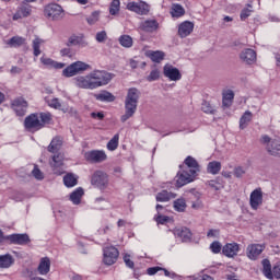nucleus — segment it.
<instances>
[{
    "label": "nucleus",
    "instance_id": "nucleus-59",
    "mask_svg": "<svg viewBox=\"0 0 280 280\" xmlns=\"http://www.w3.org/2000/svg\"><path fill=\"white\" fill-rule=\"evenodd\" d=\"M40 62H43L46 67H52V68L55 65V61L51 58H45V57L40 58Z\"/></svg>",
    "mask_w": 280,
    "mask_h": 280
},
{
    "label": "nucleus",
    "instance_id": "nucleus-23",
    "mask_svg": "<svg viewBox=\"0 0 280 280\" xmlns=\"http://www.w3.org/2000/svg\"><path fill=\"white\" fill-rule=\"evenodd\" d=\"M141 30L143 32H156L159 30V22L156 20H145L141 23Z\"/></svg>",
    "mask_w": 280,
    "mask_h": 280
},
{
    "label": "nucleus",
    "instance_id": "nucleus-47",
    "mask_svg": "<svg viewBox=\"0 0 280 280\" xmlns=\"http://www.w3.org/2000/svg\"><path fill=\"white\" fill-rule=\"evenodd\" d=\"M47 103L50 108H56L57 110H60V108H62V104H60V100L58 98H51L50 101H47Z\"/></svg>",
    "mask_w": 280,
    "mask_h": 280
},
{
    "label": "nucleus",
    "instance_id": "nucleus-3",
    "mask_svg": "<svg viewBox=\"0 0 280 280\" xmlns=\"http://www.w3.org/2000/svg\"><path fill=\"white\" fill-rule=\"evenodd\" d=\"M44 16L48 21H62L65 19V9L58 3H49L44 8Z\"/></svg>",
    "mask_w": 280,
    "mask_h": 280
},
{
    "label": "nucleus",
    "instance_id": "nucleus-8",
    "mask_svg": "<svg viewBox=\"0 0 280 280\" xmlns=\"http://www.w3.org/2000/svg\"><path fill=\"white\" fill-rule=\"evenodd\" d=\"M83 156L88 163H104L108 159L104 150L86 151Z\"/></svg>",
    "mask_w": 280,
    "mask_h": 280
},
{
    "label": "nucleus",
    "instance_id": "nucleus-44",
    "mask_svg": "<svg viewBox=\"0 0 280 280\" xmlns=\"http://www.w3.org/2000/svg\"><path fill=\"white\" fill-rule=\"evenodd\" d=\"M86 21L89 25H95V23L100 21V11L92 12V14L89 18H86Z\"/></svg>",
    "mask_w": 280,
    "mask_h": 280
},
{
    "label": "nucleus",
    "instance_id": "nucleus-38",
    "mask_svg": "<svg viewBox=\"0 0 280 280\" xmlns=\"http://www.w3.org/2000/svg\"><path fill=\"white\" fill-rule=\"evenodd\" d=\"M121 8V2L119 0H113L109 4V14L112 16H117Z\"/></svg>",
    "mask_w": 280,
    "mask_h": 280
},
{
    "label": "nucleus",
    "instance_id": "nucleus-25",
    "mask_svg": "<svg viewBox=\"0 0 280 280\" xmlns=\"http://www.w3.org/2000/svg\"><path fill=\"white\" fill-rule=\"evenodd\" d=\"M50 268H51V260L45 257L40 259V262L37 267V271L39 272V275H48Z\"/></svg>",
    "mask_w": 280,
    "mask_h": 280
},
{
    "label": "nucleus",
    "instance_id": "nucleus-55",
    "mask_svg": "<svg viewBox=\"0 0 280 280\" xmlns=\"http://www.w3.org/2000/svg\"><path fill=\"white\" fill-rule=\"evenodd\" d=\"M244 174H246V171H244V167L238 166L234 168V176L236 178H242V176H244Z\"/></svg>",
    "mask_w": 280,
    "mask_h": 280
},
{
    "label": "nucleus",
    "instance_id": "nucleus-35",
    "mask_svg": "<svg viewBox=\"0 0 280 280\" xmlns=\"http://www.w3.org/2000/svg\"><path fill=\"white\" fill-rule=\"evenodd\" d=\"M38 117L42 128H45V126H49V124H51V113H39Z\"/></svg>",
    "mask_w": 280,
    "mask_h": 280
},
{
    "label": "nucleus",
    "instance_id": "nucleus-7",
    "mask_svg": "<svg viewBox=\"0 0 280 280\" xmlns=\"http://www.w3.org/2000/svg\"><path fill=\"white\" fill-rule=\"evenodd\" d=\"M119 259V249L115 246H108L103 249V262L106 266H113Z\"/></svg>",
    "mask_w": 280,
    "mask_h": 280
},
{
    "label": "nucleus",
    "instance_id": "nucleus-53",
    "mask_svg": "<svg viewBox=\"0 0 280 280\" xmlns=\"http://www.w3.org/2000/svg\"><path fill=\"white\" fill-rule=\"evenodd\" d=\"M273 279H280V262L276 264L271 270Z\"/></svg>",
    "mask_w": 280,
    "mask_h": 280
},
{
    "label": "nucleus",
    "instance_id": "nucleus-43",
    "mask_svg": "<svg viewBox=\"0 0 280 280\" xmlns=\"http://www.w3.org/2000/svg\"><path fill=\"white\" fill-rule=\"evenodd\" d=\"M40 45H43V39L37 37L33 40V54L36 58L40 54Z\"/></svg>",
    "mask_w": 280,
    "mask_h": 280
},
{
    "label": "nucleus",
    "instance_id": "nucleus-62",
    "mask_svg": "<svg viewBox=\"0 0 280 280\" xmlns=\"http://www.w3.org/2000/svg\"><path fill=\"white\" fill-rule=\"evenodd\" d=\"M164 271L165 277H171V279H176V277H178V275L174 273V272H170L167 269L163 268L162 269Z\"/></svg>",
    "mask_w": 280,
    "mask_h": 280
},
{
    "label": "nucleus",
    "instance_id": "nucleus-45",
    "mask_svg": "<svg viewBox=\"0 0 280 280\" xmlns=\"http://www.w3.org/2000/svg\"><path fill=\"white\" fill-rule=\"evenodd\" d=\"M160 78H161V71H159V69H154L147 77V81L148 82H155V80H159Z\"/></svg>",
    "mask_w": 280,
    "mask_h": 280
},
{
    "label": "nucleus",
    "instance_id": "nucleus-12",
    "mask_svg": "<svg viewBox=\"0 0 280 280\" xmlns=\"http://www.w3.org/2000/svg\"><path fill=\"white\" fill-rule=\"evenodd\" d=\"M12 108L18 117H25V114L27 113V101L23 97L15 98L12 102Z\"/></svg>",
    "mask_w": 280,
    "mask_h": 280
},
{
    "label": "nucleus",
    "instance_id": "nucleus-57",
    "mask_svg": "<svg viewBox=\"0 0 280 280\" xmlns=\"http://www.w3.org/2000/svg\"><path fill=\"white\" fill-rule=\"evenodd\" d=\"M161 270H163V267H150V268L147 269V275H150V277H152Z\"/></svg>",
    "mask_w": 280,
    "mask_h": 280
},
{
    "label": "nucleus",
    "instance_id": "nucleus-10",
    "mask_svg": "<svg viewBox=\"0 0 280 280\" xmlns=\"http://www.w3.org/2000/svg\"><path fill=\"white\" fill-rule=\"evenodd\" d=\"M194 178H196L195 174H191L189 171L183 170L177 173L176 176V187H185V185H189V183H194Z\"/></svg>",
    "mask_w": 280,
    "mask_h": 280
},
{
    "label": "nucleus",
    "instance_id": "nucleus-64",
    "mask_svg": "<svg viewBox=\"0 0 280 280\" xmlns=\"http://www.w3.org/2000/svg\"><path fill=\"white\" fill-rule=\"evenodd\" d=\"M201 208H202V202L200 200L191 202V209H201Z\"/></svg>",
    "mask_w": 280,
    "mask_h": 280
},
{
    "label": "nucleus",
    "instance_id": "nucleus-11",
    "mask_svg": "<svg viewBox=\"0 0 280 280\" xmlns=\"http://www.w3.org/2000/svg\"><path fill=\"white\" fill-rule=\"evenodd\" d=\"M249 205L254 211H257L264 205V192L261 188H256L250 192Z\"/></svg>",
    "mask_w": 280,
    "mask_h": 280
},
{
    "label": "nucleus",
    "instance_id": "nucleus-58",
    "mask_svg": "<svg viewBox=\"0 0 280 280\" xmlns=\"http://www.w3.org/2000/svg\"><path fill=\"white\" fill-rule=\"evenodd\" d=\"M124 261L128 268H135V261L130 260V255L126 254L124 256Z\"/></svg>",
    "mask_w": 280,
    "mask_h": 280
},
{
    "label": "nucleus",
    "instance_id": "nucleus-46",
    "mask_svg": "<svg viewBox=\"0 0 280 280\" xmlns=\"http://www.w3.org/2000/svg\"><path fill=\"white\" fill-rule=\"evenodd\" d=\"M201 110L205 113H208L210 115H213V113H215V109H213V107L211 106V103L203 101L201 104Z\"/></svg>",
    "mask_w": 280,
    "mask_h": 280
},
{
    "label": "nucleus",
    "instance_id": "nucleus-34",
    "mask_svg": "<svg viewBox=\"0 0 280 280\" xmlns=\"http://www.w3.org/2000/svg\"><path fill=\"white\" fill-rule=\"evenodd\" d=\"M207 170L209 174H220V171L222 170V163L218 161L209 162Z\"/></svg>",
    "mask_w": 280,
    "mask_h": 280
},
{
    "label": "nucleus",
    "instance_id": "nucleus-30",
    "mask_svg": "<svg viewBox=\"0 0 280 280\" xmlns=\"http://www.w3.org/2000/svg\"><path fill=\"white\" fill-rule=\"evenodd\" d=\"M148 57L152 60V62L160 63L162 60H165V52L161 50H150L148 52Z\"/></svg>",
    "mask_w": 280,
    "mask_h": 280
},
{
    "label": "nucleus",
    "instance_id": "nucleus-48",
    "mask_svg": "<svg viewBox=\"0 0 280 280\" xmlns=\"http://www.w3.org/2000/svg\"><path fill=\"white\" fill-rule=\"evenodd\" d=\"M210 249L212 250V253H214V255H218V253L222 250V244H220V242L218 241H214L210 245Z\"/></svg>",
    "mask_w": 280,
    "mask_h": 280
},
{
    "label": "nucleus",
    "instance_id": "nucleus-15",
    "mask_svg": "<svg viewBox=\"0 0 280 280\" xmlns=\"http://www.w3.org/2000/svg\"><path fill=\"white\" fill-rule=\"evenodd\" d=\"M127 10L136 12V14H148L150 12V5L145 2H129L127 4Z\"/></svg>",
    "mask_w": 280,
    "mask_h": 280
},
{
    "label": "nucleus",
    "instance_id": "nucleus-22",
    "mask_svg": "<svg viewBox=\"0 0 280 280\" xmlns=\"http://www.w3.org/2000/svg\"><path fill=\"white\" fill-rule=\"evenodd\" d=\"M264 253V246L256 244L247 247V257L250 259H257Z\"/></svg>",
    "mask_w": 280,
    "mask_h": 280
},
{
    "label": "nucleus",
    "instance_id": "nucleus-9",
    "mask_svg": "<svg viewBox=\"0 0 280 280\" xmlns=\"http://www.w3.org/2000/svg\"><path fill=\"white\" fill-rule=\"evenodd\" d=\"M163 74L165 78H168V80H171V82H178V80H182L183 74L180 73V70H178V68L166 63L163 67Z\"/></svg>",
    "mask_w": 280,
    "mask_h": 280
},
{
    "label": "nucleus",
    "instance_id": "nucleus-60",
    "mask_svg": "<svg viewBox=\"0 0 280 280\" xmlns=\"http://www.w3.org/2000/svg\"><path fill=\"white\" fill-rule=\"evenodd\" d=\"M155 221L158 222V224H165V222L170 221V217L158 215Z\"/></svg>",
    "mask_w": 280,
    "mask_h": 280
},
{
    "label": "nucleus",
    "instance_id": "nucleus-42",
    "mask_svg": "<svg viewBox=\"0 0 280 280\" xmlns=\"http://www.w3.org/2000/svg\"><path fill=\"white\" fill-rule=\"evenodd\" d=\"M24 43L25 39L23 37L14 36L9 40L8 45H10V47H21Z\"/></svg>",
    "mask_w": 280,
    "mask_h": 280
},
{
    "label": "nucleus",
    "instance_id": "nucleus-28",
    "mask_svg": "<svg viewBox=\"0 0 280 280\" xmlns=\"http://www.w3.org/2000/svg\"><path fill=\"white\" fill-rule=\"evenodd\" d=\"M95 100H97L98 102H114L115 101V95H113V93L104 90L98 94L94 95Z\"/></svg>",
    "mask_w": 280,
    "mask_h": 280
},
{
    "label": "nucleus",
    "instance_id": "nucleus-37",
    "mask_svg": "<svg viewBox=\"0 0 280 280\" xmlns=\"http://www.w3.org/2000/svg\"><path fill=\"white\" fill-rule=\"evenodd\" d=\"M119 148V133H116L108 142H107V150L109 152H115Z\"/></svg>",
    "mask_w": 280,
    "mask_h": 280
},
{
    "label": "nucleus",
    "instance_id": "nucleus-41",
    "mask_svg": "<svg viewBox=\"0 0 280 280\" xmlns=\"http://www.w3.org/2000/svg\"><path fill=\"white\" fill-rule=\"evenodd\" d=\"M65 161V155L62 153H57L52 156L54 167H62Z\"/></svg>",
    "mask_w": 280,
    "mask_h": 280
},
{
    "label": "nucleus",
    "instance_id": "nucleus-50",
    "mask_svg": "<svg viewBox=\"0 0 280 280\" xmlns=\"http://www.w3.org/2000/svg\"><path fill=\"white\" fill-rule=\"evenodd\" d=\"M208 185L209 187H211V189H214V191H220V187H222V184H220V182L215 179L209 180Z\"/></svg>",
    "mask_w": 280,
    "mask_h": 280
},
{
    "label": "nucleus",
    "instance_id": "nucleus-16",
    "mask_svg": "<svg viewBox=\"0 0 280 280\" xmlns=\"http://www.w3.org/2000/svg\"><path fill=\"white\" fill-rule=\"evenodd\" d=\"M240 59L244 65H254L257 61V52L250 48H245L241 51Z\"/></svg>",
    "mask_w": 280,
    "mask_h": 280
},
{
    "label": "nucleus",
    "instance_id": "nucleus-5",
    "mask_svg": "<svg viewBox=\"0 0 280 280\" xmlns=\"http://www.w3.org/2000/svg\"><path fill=\"white\" fill-rule=\"evenodd\" d=\"M89 69H91L90 65L83 61H75L62 70V75L65 78H73V75H78V73H82V71H86Z\"/></svg>",
    "mask_w": 280,
    "mask_h": 280
},
{
    "label": "nucleus",
    "instance_id": "nucleus-40",
    "mask_svg": "<svg viewBox=\"0 0 280 280\" xmlns=\"http://www.w3.org/2000/svg\"><path fill=\"white\" fill-rule=\"evenodd\" d=\"M118 43L121 45V47H126L128 49L132 47V37H130V35H121L118 38Z\"/></svg>",
    "mask_w": 280,
    "mask_h": 280
},
{
    "label": "nucleus",
    "instance_id": "nucleus-20",
    "mask_svg": "<svg viewBox=\"0 0 280 280\" xmlns=\"http://www.w3.org/2000/svg\"><path fill=\"white\" fill-rule=\"evenodd\" d=\"M184 163L187 165L185 170L190 174L196 175L198 172H200V165L198 164V161H196V159L192 156H187Z\"/></svg>",
    "mask_w": 280,
    "mask_h": 280
},
{
    "label": "nucleus",
    "instance_id": "nucleus-2",
    "mask_svg": "<svg viewBox=\"0 0 280 280\" xmlns=\"http://www.w3.org/2000/svg\"><path fill=\"white\" fill-rule=\"evenodd\" d=\"M139 95L141 92L137 88H130L125 98V114L120 117V121L126 124L128 119L135 117L137 113V106L139 104Z\"/></svg>",
    "mask_w": 280,
    "mask_h": 280
},
{
    "label": "nucleus",
    "instance_id": "nucleus-63",
    "mask_svg": "<svg viewBox=\"0 0 280 280\" xmlns=\"http://www.w3.org/2000/svg\"><path fill=\"white\" fill-rule=\"evenodd\" d=\"M233 97H235V94L233 93V91L228 92L224 96L223 100H226L228 102H231V100H233Z\"/></svg>",
    "mask_w": 280,
    "mask_h": 280
},
{
    "label": "nucleus",
    "instance_id": "nucleus-4",
    "mask_svg": "<svg viewBox=\"0 0 280 280\" xmlns=\"http://www.w3.org/2000/svg\"><path fill=\"white\" fill-rule=\"evenodd\" d=\"M260 143L266 145L268 154L271 156H280V140L270 138L268 135H264L260 138Z\"/></svg>",
    "mask_w": 280,
    "mask_h": 280
},
{
    "label": "nucleus",
    "instance_id": "nucleus-33",
    "mask_svg": "<svg viewBox=\"0 0 280 280\" xmlns=\"http://www.w3.org/2000/svg\"><path fill=\"white\" fill-rule=\"evenodd\" d=\"M171 15L175 19H180V16H185V9L180 4H173Z\"/></svg>",
    "mask_w": 280,
    "mask_h": 280
},
{
    "label": "nucleus",
    "instance_id": "nucleus-14",
    "mask_svg": "<svg viewBox=\"0 0 280 280\" xmlns=\"http://www.w3.org/2000/svg\"><path fill=\"white\" fill-rule=\"evenodd\" d=\"M5 238L10 244H16L18 246H25V244H30V242H32V240H30V235L25 233L7 235Z\"/></svg>",
    "mask_w": 280,
    "mask_h": 280
},
{
    "label": "nucleus",
    "instance_id": "nucleus-54",
    "mask_svg": "<svg viewBox=\"0 0 280 280\" xmlns=\"http://www.w3.org/2000/svg\"><path fill=\"white\" fill-rule=\"evenodd\" d=\"M252 13H253V10H250V9H243L241 11V21H246V19H248V16H250Z\"/></svg>",
    "mask_w": 280,
    "mask_h": 280
},
{
    "label": "nucleus",
    "instance_id": "nucleus-19",
    "mask_svg": "<svg viewBox=\"0 0 280 280\" xmlns=\"http://www.w3.org/2000/svg\"><path fill=\"white\" fill-rule=\"evenodd\" d=\"M191 32H194V23L192 22L185 21L182 24H179L178 34H179L180 38H187V36H189V34H191Z\"/></svg>",
    "mask_w": 280,
    "mask_h": 280
},
{
    "label": "nucleus",
    "instance_id": "nucleus-52",
    "mask_svg": "<svg viewBox=\"0 0 280 280\" xmlns=\"http://www.w3.org/2000/svg\"><path fill=\"white\" fill-rule=\"evenodd\" d=\"M66 45H67V47H73L75 45H80V40L78 39V36H71V37H69Z\"/></svg>",
    "mask_w": 280,
    "mask_h": 280
},
{
    "label": "nucleus",
    "instance_id": "nucleus-21",
    "mask_svg": "<svg viewBox=\"0 0 280 280\" xmlns=\"http://www.w3.org/2000/svg\"><path fill=\"white\" fill-rule=\"evenodd\" d=\"M62 137L57 136L55 138H52V140L50 141V144L47 147L48 152H50L51 154H56L57 152H60V148H62Z\"/></svg>",
    "mask_w": 280,
    "mask_h": 280
},
{
    "label": "nucleus",
    "instance_id": "nucleus-1",
    "mask_svg": "<svg viewBox=\"0 0 280 280\" xmlns=\"http://www.w3.org/2000/svg\"><path fill=\"white\" fill-rule=\"evenodd\" d=\"M115 78L114 73L106 70H94L85 77H77L74 79L79 89H100V86H106Z\"/></svg>",
    "mask_w": 280,
    "mask_h": 280
},
{
    "label": "nucleus",
    "instance_id": "nucleus-36",
    "mask_svg": "<svg viewBox=\"0 0 280 280\" xmlns=\"http://www.w3.org/2000/svg\"><path fill=\"white\" fill-rule=\"evenodd\" d=\"M63 185H66V187H75V185H78V178L75 175L69 173L63 176Z\"/></svg>",
    "mask_w": 280,
    "mask_h": 280
},
{
    "label": "nucleus",
    "instance_id": "nucleus-49",
    "mask_svg": "<svg viewBox=\"0 0 280 280\" xmlns=\"http://www.w3.org/2000/svg\"><path fill=\"white\" fill-rule=\"evenodd\" d=\"M32 174L37 180H43V178H45V176H43V172L40 171V168H38V165L34 166Z\"/></svg>",
    "mask_w": 280,
    "mask_h": 280
},
{
    "label": "nucleus",
    "instance_id": "nucleus-56",
    "mask_svg": "<svg viewBox=\"0 0 280 280\" xmlns=\"http://www.w3.org/2000/svg\"><path fill=\"white\" fill-rule=\"evenodd\" d=\"M60 56L62 57L67 56L68 58H73V50H71V48H63L60 50Z\"/></svg>",
    "mask_w": 280,
    "mask_h": 280
},
{
    "label": "nucleus",
    "instance_id": "nucleus-24",
    "mask_svg": "<svg viewBox=\"0 0 280 280\" xmlns=\"http://www.w3.org/2000/svg\"><path fill=\"white\" fill-rule=\"evenodd\" d=\"M262 275L266 277V279L272 280L275 279V276L272 275V265L270 264V260L268 258L262 259Z\"/></svg>",
    "mask_w": 280,
    "mask_h": 280
},
{
    "label": "nucleus",
    "instance_id": "nucleus-61",
    "mask_svg": "<svg viewBox=\"0 0 280 280\" xmlns=\"http://www.w3.org/2000/svg\"><path fill=\"white\" fill-rule=\"evenodd\" d=\"M91 117L93 119H100V121H102V119H104V113H102V112H98V113L93 112L91 114Z\"/></svg>",
    "mask_w": 280,
    "mask_h": 280
},
{
    "label": "nucleus",
    "instance_id": "nucleus-31",
    "mask_svg": "<svg viewBox=\"0 0 280 280\" xmlns=\"http://www.w3.org/2000/svg\"><path fill=\"white\" fill-rule=\"evenodd\" d=\"M178 237H180L182 242H191V230L188 228H182L176 231Z\"/></svg>",
    "mask_w": 280,
    "mask_h": 280
},
{
    "label": "nucleus",
    "instance_id": "nucleus-32",
    "mask_svg": "<svg viewBox=\"0 0 280 280\" xmlns=\"http://www.w3.org/2000/svg\"><path fill=\"white\" fill-rule=\"evenodd\" d=\"M14 264V257L10 254L0 256V268H10Z\"/></svg>",
    "mask_w": 280,
    "mask_h": 280
},
{
    "label": "nucleus",
    "instance_id": "nucleus-18",
    "mask_svg": "<svg viewBox=\"0 0 280 280\" xmlns=\"http://www.w3.org/2000/svg\"><path fill=\"white\" fill-rule=\"evenodd\" d=\"M222 253L225 257H236L237 253H240V244L226 243L222 248Z\"/></svg>",
    "mask_w": 280,
    "mask_h": 280
},
{
    "label": "nucleus",
    "instance_id": "nucleus-39",
    "mask_svg": "<svg viewBox=\"0 0 280 280\" xmlns=\"http://www.w3.org/2000/svg\"><path fill=\"white\" fill-rule=\"evenodd\" d=\"M174 209H175V211L183 213V211H185V209H187V201H185V198H179V199L175 200Z\"/></svg>",
    "mask_w": 280,
    "mask_h": 280
},
{
    "label": "nucleus",
    "instance_id": "nucleus-17",
    "mask_svg": "<svg viewBox=\"0 0 280 280\" xmlns=\"http://www.w3.org/2000/svg\"><path fill=\"white\" fill-rule=\"evenodd\" d=\"M32 14V7L25 2L18 8L16 13L13 15V21H19V19H25Z\"/></svg>",
    "mask_w": 280,
    "mask_h": 280
},
{
    "label": "nucleus",
    "instance_id": "nucleus-51",
    "mask_svg": "<svg viewBox=\"0 0 280 280\" xmlns=\"http://www.w3.org/2000/svg\"><path fill=\"white\" fill-rule=\"evenodd\" d=\"M108 38V35L106 34V31H101L96 33V40L97 43H104Z\"/></svg>",
    "mask_w": 280,
    "mask_h": 280
},
{
    "label": "nucleus",
    "instance_id": "nucleus-13",
    "mask_svg": "<svg viewBox=\"0 0 280 280\" xmlns=\"http://www.w3.org/2000/svg\"><path fill=\"white\" fill-rule=\"evenodd\" d=\"M24 126L26 130H43L38 114H31L27 116L24 120Z\"/></svg>",
    "mask_w": 280,
    "mask_h": 280
},
{
    "label": "nucleus",
    "instance_id": "nucleus-27",
    "mask_svg": "<svg viewBox=\"0 0 280 280\" xmlns=\"http://www.w3.org/2000/svg\"><path fill=\"white\" fill-rule=\"evenodd\" d=\"M84 196V189L82 187L77 188L70 194V200L73 205H80L82 202V197Z\"/></svg>",
    "mask_w": 280,
    "mask_h": 280
},
{
    "label": "nucleus",
    "instance_id": "nucleus-29",
    "mask_svg": "<svg viewBox=\"0 0 280 280\" xmlns=\"http://www.w3.org/2000/svg\"><path fill=\"white\" fill-rule=\"evenodd\" d=\"M253 120V113L250 110H246L240 119V128L244 130L248 127V124Z\"/></svg>",
    "mask_w": 280,
    "mask_h": 280
},
{
    "label": "nucleus",
    "instance_id": "nucleus-6",
    "mask_svg": "<svg viewBox=\"0 0 280 280\" xmlns=\"http://www.w3.org/2000/svg\"><path fill=\"white\" fill-rule=\"evenodd\" d=\"M91 185L104 191L108 187V174L104 171H95L91 177Z\"/></svg>",
    "mask_w": 280,
    "mask_h": 280
},
{
    "label": "nucleus",
    "instance_id": "nucleus-26",
    "mask_svg": "<svg viewBox=\"0 0 280 280\" xmlns=\"http://www.w3.org/2000/svg\"><path fill=\"white\" fill-rule=\"evenodd\" d=\"M176 198V194L170 192L167 190H162L158 192L155 199L158 202H170V200Z\"/></svg>",
    "mask_w": 280,
    "mask_h": 280
}]
</instances>
